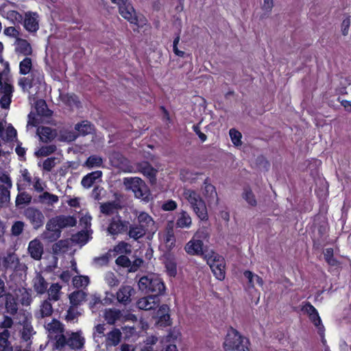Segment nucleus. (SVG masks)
<instances>
[{
    "label": "nucleus",
    "mask_w": 351,
    "mask_h": 351,
    "mask_svg": "<svg viewBox=\"0 0 351 351\" xmlns=\"http://www.w3.org/2000/svg\"><path fill=\"white\" fill-rule=\"evenodd\" d=\"M176 224L180 228H190L192 225V219L186 211L182 210L178 214Z\"/></svg>",
    "instance_id": "bb28decb"
},
{
    "label": "nucleus",
    "mask_w": 351,
    "mask_h": 351,
    "mask_svg": "<svg viewBox=\"0 0 351 351\" xmlns=\"http://www.w3.org/2000/svg\"><path fill=\"white\" fill-rule=\"evenodd\" d=\"M11 189L12 187L0 186V201L2 204L10 201Z\"/></svg>",
    "instance_id": "6e6d98bb"
},
{
    "label": "nucleus",
    "mask_w": 351,
    "mask_h": 351,
    "mask_svg": "<svg viewBox=\"0 0 351 351\" xmlns=\"http://www.w3.org/2000/svg\"><path fill=\"white\" fill-rule=\"evenodd\" d=\"M101 176L102 172L101 171L91 172L82 178L81 184L84 188L89 189L93 186L96 180L100 178Z\"/></svg>",
    "instance_id": "cd10ccee"
},
{
    "label": "nucleus",
    "mask_w": 351,
    "mask_h": 351,
    "mask_svg": "<svg viewBox=\"0 0 351 351\" xmlns=\"http://www.w3.org/2000/svg\"><path fill=\"white\" fill-rule=\"evenodd\" d=\"M110 161L112 166L118 168L125 173L136 172L134 167L130 164L129 160L120 153H112L110 156Z\"/></svg>",
    "instance_id": "9d476101"
},
{
    "label": "nucleus",
    "mask_w": 351,
    "mask_h": 351,
    "mask_svg": "<svg viewBox=\"0 0 351 351\" xmlns=\"http://www.w3.org/2000/svg\"><path fill=\"white\" fill-rule=\"evenodd\" d=\"M244 276L248 280L249 285L254 287L256 285L261 287L263 285V279L256 274H253L250 271H245L243 274Z\"/></svg>",
    "instance_id": "58836bf2"
},
{
    "label": "nucleus",
    "mask_w": 351,
    "mask_h": 351,
    "mask_svg": "<svg viewBox=\"0 0 351 351\" xmlns=\"http://www.w3.org/2000/svg\"><path fill=\"white\" fill-rule=\"evenodd\" d=\"M1 93L3 94L0 100L1 106L3 108H7L11 103L13 86L10 84L5 83L1 88Z\"/></svg>",
    "instance_id": "a211bd4d"
},
{
    "label": "nucleus",
    "mask_w": 351,
    "mask_h": 351,
    "mask_svg": "<svg viewBox=\"0 0 351 351\" xmlns=\"http://www.w3.org/2000/svg\"><path fill=\"white\" fill-rule=\"evenodd\" d=\"M160 304V299L158 295H153L144 297L138 300L136 305L139 309L149 311L158 307Z\"/></svg>",
    "instance_id": "ddd939ff"
},
{
    "label": "nucleus",
    "mask_w": 351,
    "mask_h": 351,
    "mask_svg": "<svg viewBox=\"0 0 351 351\" xmlns=\"http://www.w3.org/2000/svg\"><path fill=\"white\" fill-rule=\"evenodd\" d=\"M127 230V224L122 221L119 217L113 218L108 228V232L112 235H117L122 233Z\"/></svg>",
    "instance_id": "aec40b11"
},
{
    "label": "nucleus",
    "mask_w": 351,
    "mask_h": 351,
    "mask_svg": "<svg viewBox=\"0 0 351 351\" xmlns=\"http://www.w3.org/2000/svg\"><path fill=\"white\" fill-rule=\"evenodd\" d=\"M101 213L106 215H112L117 213V207L115 203L108 202L104 204H101L100 206Z\"/></svg>",
    "instance_id": "603ef678"
},
{
    "label": "nucleus",
    "mask_w": 351,
    "mask_h": 351,
    "mask_svg": "<svg viewBox=\"0 0 351 351\" xmlns=\"http://www.w3.org/2000/svg\"><path fill=\"white\" fill-rule=\"evenodd\" d=\"M5 309L7 313L14 315L18 311V304L16 300L11 297H8L5 301Z\"/></svg>",
    "instance_id": "49530a36"
},
{
    "label": "nucleus",
    "mask_w": 351,
    "mask_h": 351,
    "mask_svg": "<svg viewBox=\"0 0 351 351\" xmlns=\"http://www.w3.org/2000/svg\"><path fill=\"white\" fill-rule=\"evenodd\" d=\"M229 135L233 145L238 147L242 145V134L234 128H232L229 130Z\"/></svg>",
    "instance_id": "37998d69"
},
{
    "label": "nucleus",
    "mask_w": 351,
    "mask_h": 351,
    "mask_svg": "<svg viewBox=\"0 0 351 351\" xmlns=\"http://www.w3.org/2000/svg\"><path fill=\"white\" fill-rule=\"evenodd\" d=\"M183 197L200 220H208V215L206 203L197 191L192 189H184Z\"/></svg>",
    "instance_id": "7ed1b4c3"
},
{
    "label": "nucleus",
    "mask_w": 351,
    "mask_h": 351,
    "mask_svg": "<svg viewBox=\"0 0 351 351\" xmlns=\"http://www.w3.org/2000/svg\"><path fill=\"white\" fill-rule=\"evenodd\" d=\"M36 110L38 114L43 116H49V110L47 109L46 104L44 101L40 100L36 103Z\"/></svg>",
    "instance_id": "774afa93"
},
{
    "label": "nucleus",
    "mask_w": 351,
    "mask_h": 351,
    "mask_svg": "<svg viewBox=\"0 0 351 351\" xmlns=\"http://www.w3.org/2000/svg\"><path fill=\"white\" fill-rule=\"evenodd\" d=\"M34 291L38 294H43L46 292L48 287V283L39 273H37L32 280Z\"/></svg>",
    "instance_id": "5701e85b"
},
{
    "label": "nucleus",
    "mask_w": 351,
    "mask_h": 351,
    "mask_svg": "<svg viewBox=\"0 0 351 351\" xmlns=\"http://www.w3.org/2000/svg\"><path fill=\"white\" fill-rule=\"evenodd\" d=\"M10 332L8 330H3L0 332V351H12V347L8 341Z\"/></svg>",
    "instance_id": "4c0bfd02"
},
{
    "label": "nucleus",
    "mask_w": 351,
    "mask_h": 351,
    "mask_svg": "<svg viewBox=\"0 0 351 351\" xmlns=\"http://www.w3.org/2000/svg\"><path fill=\"white\" fill-rule=\"evenodd\" d=\"M134 169L136 171V173L140 172L149 178L152 183H154L156 182L158 171L152 167L149 163H138L136 167H134Z\"/></svg>",
    "instance_id": "2eb2a0df"
},
{
    "label": "nucleus",
    "mask_w": 351,
    "mask_h": 351,
    "mask_svg": "<svg viewBox=\"0 0 351 351\" xmlns=\"http://www.w3.org/2000/svg\"><path fill=\"white\" fill-rule=\"evenodd\" d=\"M27 250L33 259L39 261L43 254V245L38 239H34L29 243Z\"/></svg>",
    "instance_id": "4468645a"
},
{
    "label": "nucleus",
    "mask_w": 351,
    "mask_h": 351,
    "mask_svg": "<svg viewBox=\"0 0 351 351\" xmlns=\"http://www.w3.org/2000/svg\"><path fill=\"white\" fill-rule=\"evenodd\" d=\"M19 85L23 91H28L32 87L34 86V82H32L31 77H24L20 78L19 81Z\"/></svg>",
    "instance_id": "5fc2aeb1"
},
{
    "label": "nucleus",
    "mask_w": 351,
    "mask_h": 351,
    "mask_svg": "<svg viewBox=\"0 0 351 351\" xmlns=\"http://www.w3.org/2000/svg\"><path fill=\"white\" fill-rule=\"evenodd\" d=\"M121 339V332L119 329H114L106 335V344L107 346H115L118 345Z\"/></svg>",
    "instance_id": "c85d7f7f"
},
{
    "label": "nucleus",
    "mask_w": 351,
    "mask_h": 351,
    "mask_svg": "<svg viewBox=\"0 0 351 351\" xmlns=\"http://www.w3.org/2000/svg\"><path fill=\"white\" fill-rule=\"evenodd\" d=\"M159 237L160 241L165 244L167 250H169L174 247L176 238L172 226L167 228L163 232L159 233Z\"/></svg>",
    "instance_id": "f3484780"
},
{
    "label": "nucleus",
    "mask_w": 351,
    "mask_h": 351,
    "mask_svg": "<svg viewBox=\"0 0 351 351\" xmlns=\"http://www.w3.org/2000/svg\"><path fill=\"white\" fill-rule=\"evenodd\" d=\"M23 326L21 337L23 340L27 341L30 339L32 335L35 334L34 328L27 317H25V320L23 322Z\"/></svg>",
    "instance_id": "2f4dec72"
},
{
    "label": "nucleus",
    "mask_w": 351,
    "mask_h": 351,
    "mask_svg": "<svg viewBox=\"0 0 351 351\" xmlns=\"http://www.w3.org/2000/svg\"><path fill=\"white\" fill-rule=\"evenodd\" d=\"M137 221L140 226L147 231L154 230V221L147 213L141 212L137 215Z\"/></svg>",
    "instance_id": "412c9836"
},
{
    "label": "nucleus",
    "mask_w": 351,
    "mask_h": 351,
    "mask_svg": "<svg viewBox=\"0 0 351 351\" xmlns=\"http://www.w3.org/2000/svg\"><path fill=\"white\" fill-rule=\"evenodd\" d=\"M32 60L30 58L26 57L19 63V73L21 75H26L32 71Z\"/></svg>",
    "instance_id": "ea45409f"
},
{
    "label": "nucleus",
    "mask_w": 351,
    "mask_h": 351,
    "mask_svg": "<svg viewBox=\"0 0 351 351\" xmlns=\"http://www.w3.org/2000/svg\"><path fill=\"white\" fill-rule=\"evenodd\" d=\"M125 189L131 191L136 198L148 202L150 197V191L146 183L138 177H127L123 179Z\"/></svg>",
    "instance_id": "f257e3e1"
},
{
    "label": "nucleus",
    "mask_w": 351,
    "mask_h": 351,
    "mask_svg": "<svg viewBox=\"0 0 351 351\" xmlns=\"http://www.w3.org/2000/svg\"><path fill=\"white\" fill-rule=\"evenodd\" d=\"M111 256V252L99 256L95 257L93 260V264L96 267H101L108 264L109 257Z\"/></svg>",
    "instance_id": "09e8293b"
},
{
    "label": "nucleus",
    "mask_w": 351,
    "mask_h": 351,
    "mask_svg": "<svg viewBox=\"0 0 351 351\" xmlns=\"http://www.w3.org/2000/svg\"><path fill=\"white\" fill-rule=\"evenodd\" d=\"M24 27L29 32H36L38 29V16L35 12H27L24 19Z\"/></svg>",
    "instance_id": "6ab92c4d"
},
{
    "label": "nucleus",
    "mask_w": 351,
    "mask_h": 351,
    "mask_svg": "<svg viewBox=\"0 0 351 351\" xmlns=\"http://www.w3.org/2000/svg\"><path fill=\"white\" fill-rule=\"evenodd\" d=\"M75 129L81 135H87L94 131V126L87 121H83L75 125Z\"/></svg>",
    "instance_id": "e433bc0d"
},
{
    "label": "nucleus",
    "mask_w": 351,
    "mask_h": 351,
    "mask_svg": "<svg viewBox=\"0 0 351 351\" xmlns=\"http://www.w3.org/2000/svg\"><path fill=\"white\" fill-rule=\"evenodd\" d=\"M204 234V232L197 231L194 234L193 237L186 244L184 250L188 254L193 256H204L203 253L204 244L200 239L203 237Z\"/></svg>",
    "instance_id": "6e6552de"
},
{
    "label": "nucleus",
    "mask_w": 351,
    "mask_h": 351,
    "mask_svg": "<svg viewBox=\"0 0 351 351\" xmlns=\"http://www.w3.org/2000/svg\"><path fill=\"white\" fill-rule=\"evenodd\" d=\"M16 136V130L10 125H9L4 131L3 140L13 141Z\"/></svg>",
    "instance_id": "e2e57ef3"
},
{
    "label": "nucleus",
    "mask_w": 351,
    "mask_h": 351,
    "mask_svg": "<svg viewBox=\"0 0 351 351\" xmlns=\"http://www.w3.org/2000/svg\"><path fill=\"white\" fill-rule=\"evenodd\" d=\"M60 236V232L57 231L53 228H49L48 223L47 222L45 230L41 234L40 237L43 240L51 243L58 240Z\"/></svg>",
    "instance_id": "393cba45"
},
{
    "label": "nucleus",
    "mask_w": 351,
    "mask_h": 351,
    "mask_svg": "<svg viewBox=\"0 0 351 351\" xmlns=\"http://www.w3.org/2000/svg\"><path fill=\"white\" fill-rule=\"evenodd\" d=\"M112 2L119 5V14L122 17L138 27L143 26L144 21L137 17L134 9L128 0H116Z\"/></svg>",
    "instance_id": "0eeeda50"
},
{
    "label": "nucleus",
    "mask_w": 351,
    "mask_h": 351,
    "mask_svg": "<svg viewBox=\"0 0 351 351\" xmlns=\"http://www.w3.org/2000/svg\"><path fill=\"white\" fill-rule=\"evenodd\" d=\"M53 313V307L49 300H44L40 306L38 312L36 314L38 318H43L50 316Z\"/></svg>",
    "instance_id": "c756f323"
},
{
    "label": "nucleus",
    "mask_w": 351,
    "mask_h": 351,
    "mask_svg": "<svg viewBox=\"0 0 351 351\" xmlns=\"http://www.w3.org/2000/svg\"><path fill=\"white\" fill-rule=\"evenodd\" d=\"M199 175L201 174L188 169H182L180 172V179L184 182H189L191 183L195 182Z\"/></svg>",
    "instance_id": "f704fd0d"
},
{
    "label": "nucleus",
    "mask_w": 351,
    "mask_h": 351,
    "mask_svg": "<svg viewBox=\"0 0 351 351\" xmlns=\"http://www.w3.org/2000/svg\"><path fill=\"white\" fill-rule=\"evenodd\" d=\"M146 232L147 231L139 225H134L130 227L129 230V236L131 238L136 240L143 237Z\"/></svg>",
    "instance_id": "79ce46f5"
},
{
    "label": "nucleus",
    "mask_w": 351,
    "mask_h": 351,
    "mask_svg": "<svg viewBox=\"0 0 351 351\" xmlns=\"http://www.w3.org/2000/svg\"><path fill=\"white\" fill-rule=\"evenodd\" d=\"M243 197L250 206L256 205V200L250 189L246 188L244 189Z\"/></svg>",
    "instance_id": "4d7b16f0"
},
{
    "label": "nucleus",
    "mask_w": 351,
    "mask_h": 351,
    "mask_svg": "<svg viewBox=\"0 0 351 351\" xmlns=\"http://www.w3.org/2000/svg\"><path fill=\"white\" fill-rule=\"evenodd\" d=\"M204 259L210 266L216 278L223 280L226 276L224 259L213 251L204 254Z\"/></svg>",
    "instance_id": "39448f33"
},
{
    "label": "nucleus",
    "mask_w": 351,
    "mask_h": 351,
    "mask_svg": "<svg viewBox=\"0 0 351 351\" xmlns=\"http://www.w3.org/2000/svg\"><path fill=\"white\" fill-rule=\"evenodd\" d=\"M102 164L103 159L96 155L90 156L86 161V165L88 168L100 167L102 166Z\"/></svg>",
    "instance_id": "de8ad7c7"
},
{
    "label": "nucleus",
    "mask_w": 351,
    "mask_h": 351,
    "mask_svg": "<svg viewBox=\"0 0 351 351\" xmlns=\"http://www.w3.org/2000/svg\"><path fill=\"white\" fill-rule=\"evenodd\" d=\"M37 134L43 142H49L52 141L56 136V132L48 127H42L37 129Z\"/></svg>",
    "instance_id": "a878e982"
},
{
    "label": "nucleus",
    "mask_w": 351,
    "mask_h": 351,
    "mask_svg": "<svg viewBox=\"0 0 351 351\" xmlns=\"http://www.w3.org/2000/svg\"><path fill=\"white\" fill-rule=\"evenodd\" d=\"M139 289L145 293H154L158 295L165 291V285L160 278L156 274L143 276L138 281Z\"/></svg>",
    "instance_id": "20e7f679"
},
{
    "label": "nucleus",
    "mask_w": 351,
    "mask_h": 351,
    "mask_svg": "<svg viewBox=\"0 0 351 351\" xmlns=\"http://www.w3.org/2000/svg\"><path fill=\"white\" fill-rule=\"evenodd\" d=\"M274 6V0H263L261 10L264 14H269L271 12Z\"/></svg>",
    "instance_id": "0e129e2a"
},
{
    "label": "nucleus",
    "mask_w": 351,
    "mask_h": 351,
    "mask_svg": "<svg viewBox=\"0 0 351 351\" xmlns=\"http://www.w3.org/2000/svg\"><path fill=\"white\" fill-rule=\"evenodd\" d=\"M111 253L114 252L116 255L130 254L132 253V246L128 243L124 241L119 242L114 247Z\"/></svg>",
    "instance_id": "c9c22d12"
},
{
    "label": "nucleus",
    "mask_w": 351,
    "mask_h": 351,
    "mask_svg": "<svg viewBox=\"0 0 351 351\" xmlns=\"http://www.w3.org/2000/svg\"><path fill=\"white\" fill-rule=\"evenodd\" d=\"M106 282L110 287H114L119 284V280L113 272L108 271L105 274L104 277Z\"/></svg>",
    "instance_id": "052dcab7"
},
{
    "label": "nucleus",
    "mask_w": 351,
    "mask_h": 351,
    "mask_svg": "<svg viewBox=\"0 0 351 351\" xmlns=\"http://www.w3.org/2000/svg\"><path fill=\"white\" fill-rule=\"evenodd\" d=\"M86 298V293L82 290L74 291L69 295L70 302L73 306L81 304Z\"/></svg>",
    "instance_id": "473e14b6"
},
{
    "label": "nucleus",
    "mask_w": 351,
    "mask_h": 351,
    "mask_svg": "<svg viewBox=\"0 0 351 351\" xmlns=\"http://www.w3.org/2000/svg\"><path fill=\"white\" fill-rule=\"evenodd\" d=\"M32 197L27 193H21L19 194L16 199V205L20 206L23 204H27L30 203Z\"/></svg>",
    "instance_id": "13d9d810"
},
{
    "label": "nucleus",
    "mask_w": 351,
    "mask_h": 351,
    "mask_svg": "<svg viewBox=\"0 0 351 351\" xmlns=\"http://www.w3.org/2000/svg\"><path fill=\"white\" fill-rule=\"evenodd\" d=\"M73 240L80 245H84L88 241L87 232H80L73 237Z\"/></svg>",
    "instance_id": "680f3d73"
},
{
    "label": "nucleus",
    "mask_w": 351,
    "mask_h": 351,
    "mask_svg": "<svg viewBox=\"0 0 351 351\" xmlns=\"http://www.w3.org/2000/svg\"><path fill=\"white\" fill-rule=\"evenodd\" d=\"M169 307L166 304H163L160 306L157 311V317L160 318V322H164L166 324H169L170 316L168 314Z\"/></svg>",
    "instance_id": "c03bdc74"
},
{
    "label": "nucleus",
    "mask_w": 351,
    "mask_h": 351,
    "mask_svg": "<svg viewBox=\"0 0 351 351\" xmlns=\"http://www.w3.org/2000/svg\"><path fill=\"white\" fill-rule=\"evenodd\" d=\"M157 338L149 337L143 344L140 345L141 351H153V346L156 343Z\"/></svg>",
    "instance_id": "8fccbe9b"
},
{
    "label": "nucleus",
    "mask_w": 351,
    "mask_h": 351,
    "mask_svg": "<svg viewBox=\"0 0 351 351\" xmlns=\"http://www.w3.org/2000/svg\"><path fill=\"white\" fill-rule=\"evenodd\" d=\"M45 328L48 331L49 338L55 341L54 348L61 349L66 346V337L63 334V326L59 321L53 319L45 326Z\"/></svg>",
    "instance_id": "423d86ee"
},
{
    "label": "nucleus",
    "mask_w": 351,
    "mask_h": 351,
    "mask_svg": "<svg viewBox=\"0 0 351 351\" xmlns=\"http://www.w3.org/2000/svg\"><path fill=\"white\" fill-rule=\"evenodd\" d=\"M84 338L82 336L81 332H72L66 337V345H68L71 348H81L84 346Z\"/></svg>",
    "instance_id": "4be33fe9"
},
{
    "label": "nucleus",
    "mask_w": 351,
    "mask_h": 351,
    "mask_svg": "<svg viewBox=\"0 0 351 351\" xmlns=\"http://www.w3.org/2000/svg\"><path fill=\"white\" fill-rule=\"evenodd\" d=\"M310 319L314 324L315 326L317 328L319 335H322L324 331V327L322 323L320 317L318 312L309 316Z\"/></svg>",
    "instance_id": "3c124183"
},
{
    "label": "nucleus",
    "mask_w": 351,
    "mask_h": 351,
    "mask_svg": "<svg viewBox=\"0 0 351 351\" xmlns=\"http://www.w3.org/2000/svg\"><path fill=\"white\" fill-rule=\"evenodd\" d=\"M38 202L48 206H53L59 202V197L49 192H43L38 197Z\"/></svg>",
    "instance_id": "b1692460"
},
{
    "label": "nucleus",
    "mask_w": 351,
    "mask_h": 351,
    "mask_svg": "<svg viewBox=\"0 0 351 351\" xmlns=\"http://www.w3.org/2000/svg\"><path fill=\"white\" fill-rule=\"evenodd\" d=\"M226 351H250L249 340L233 328L228 329L223 342Z\"/></svg>",
    "instance_id": "f03ea898"
},
{
    "label": "nucleus",
    "mask_w": 351,
    "mask_h": 351,
    "mask_svg": "<svg viewBox=\"0 0 351 351\" xmlns=\"http://www.w3.org/2000/svg\"><path fill=\"white\" fill-rule=\"evenodd\" d=\"M31 79L34 82V86L36 84H41L44 80V75L41 70L33 69L31 73Z\"/></svg>",
    "instance_id": "864d4df0"
},
{
    "label": "nucleus",
    "mask_w": 351,
    "mask_h": 351,
    "mask_svg": "<svg viewBox=\"0 0 351 351\" xmlns=\"http://www.w3.org/2000/svg\"><path fill=\"white\" fill-rule=\"evenodd\" d=\"M61 289L62 286L60 284H52L48 289L49 300L53 301L59 300L62 294Z\"/></svg>",
    "instance_id": "72a5a7b5"
},
{
    "label": "nucleus",
    "mask_w": 351,
    "mask_h": 351,
    "mask_svg": "<svg viewBox=\"0 0 351 351\" xmlns=\"http://www.w3.org/2000/svg\"><path fill=\"white\" fill-rule=\"evenodd\" d=\"M202 193L209 206L218 204L219 197L216 189L208 178L204 181Z\"/></svg>",
    "instance_id": "9b49d317"
},
{
    "label": "nucleus",
    "mask_w": 351,
    "mask_h": 351,
    "mask_svg": "<svg viewBox=\"0 0 351 351\" xmlns=\"http://www.w3.org/2000/svg\"><path fill=\"white\" fill-rule=\"evenodd\" d=\"M47 223L49 228H53L61 232V230L64 228L75 226L76 219L71 216L61 215L51 218Z\"/></svg>",
    "instance_id": "1a4fd4ad"
},
{
    "label": "nucleus",
    "mask_w": 351,
    "mask_h": 351,
    "mask_svg": "<svg viewBox=\"0 0 351 351\" xmlns=\"http://www.w3.org/2000/svg\"><path fill=\"white\" fill-rule=\"evenodd\" d=\"M32 183L34 190L37 192H43L45 187L46 186L45 182H43L38 177H34Z\"/></svg>",
    "instance_id": "338daca9"
},
{
    "label": "nucleus",
    "mask_w": 351,
    "mask_h": 351,
    "mask_svg": "<svg viewBox=\"0 0 351 351\" xmlns=\"http://www.w3.org/2000/svg\"><path fill=\"white\" fill-rule=\"evenodd\" d=\"M24 228V223L21 221H16L12 226V234L14 236L20 235Z\"/></svg>",
    "instance_id": "69168bd1"
},
{
    "label": "nucleus",
    "mask_w": 351,
    "mask_h": 351,
    "mask_svg": "<svg viewBox=\"0 0 351 351\" xmlns=\"http://www.w3.org/2000/svg\"><path fill=\"white\" fill-rule=\"evenodd\" d=\"M16 51L24 56H29L32 53V49L30 44L23 39H19L16 43Z\"/></svg>",
    "instance_id": "7c9ffc66"
},
{
    "label": "nucleus",
    "mask_w": 351,
    "mask_h": 351,
    "mask_svg": "<svg viewBox=\"0 0 351 351\" xmlns=\"http://www.w3.org/2000/svg\"><path fill=\"white\" fill-rule=\"evenodd\" d=\"M56 150V146L54 145H47L40 147L38 151L36 152V155L38 156H46L54 152Z\"/></svg>",
    "instance_id": "bf43d9fd"
},
{
    "label": "nucleus",
    "mask_w": 351,
    "mask_h": 351,
    "mask_svg": "<svg viewBox=\"0 0 351 351\" xmlns=\"http://www.w3.org/2000/svg\"><path fill=\"white\" fill-rule=\"evenodd\" d=\"M25 216L29 221L34 229H38L44 224V215L40 210L36 208H27L25 210Z\"/></svg>",
    "instance_id": "f8f14e48"
},
{
    "label": "nucleus",
    "mask_w": 351,
    "mask_h": 351,
    "mask_svg": "<svg viewBox=\"0 0 351 351\" xmlns=\"http://www.w3.org/2000/svg\"><path fill=\"white\" fill-rule=\"evenodd\" d=\"M135 293L134 289L130 285L121 286L117 292V299L120 303L126 304L131 302V296Z\"/></svg>",
    "instance_id": "dca6fc26"
},
{
    "label": "nucleus",
    "mask_w": 351,
    "mask_h": 351,
    "mask_svg": "<svg viewBox=\"0 0 351 351\" xmlns=\"http://www.w3.org/2000/svg\"><path fill=\"white\" fill-rule=\"evenodd\" d=\"M121 317V311L116 309H108L106 311L104 317L109 324H113Z\"/></svg>",
    "instance_id": "a19ab883"
},
{
    "label": "nucleus",
    "mask_w": 351,
    "mask_h": 351,
    "mask_svg": "<svg viewBox=\"0 0 351 351\" xmlns=\"http://www.w3.org/2000/svg\"><path fill=\"white\" fill-rule=\"evenodd\" d=\"M90 280L87 276H76L73 278V285L76 288L85 287L88 285Z\"/></svg>",
    "instance_id": "a18cd8bd"
}]
</instances>
